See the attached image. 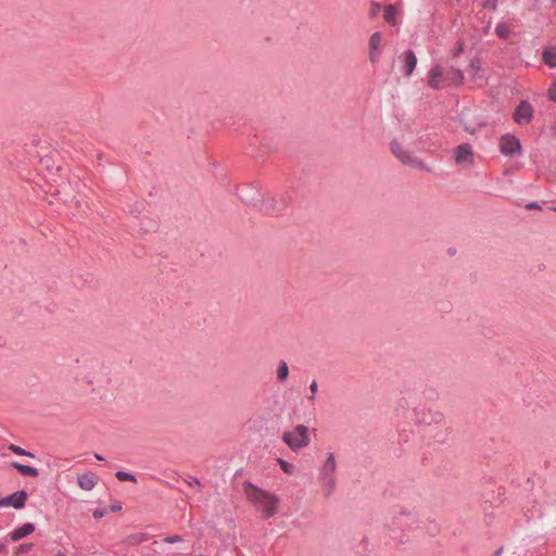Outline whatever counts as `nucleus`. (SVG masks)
Masks as SVG:
<instances>
[{
    "mask_svg": "<svg viewBox=\"0 0 556 556\" xmlns=\"http://www.w3.org/2000/svg\"><path fill=\"white\" fill-rule=\"evenodd\" d=\"M554 2H556V0H553Z\"/></svg>",
    "mask_w": 556,
    "mask_h": 556,
    "instance_id": "nucleus-47",
    "label": "nucleus"
},
{
    "mask_svg": "<svg viewBox=\"0 0 556 556\" xmlns=\"http://www.w3.org/2000/svg\"><path fill=\"white\" fill-rule=\"evenodd\" d=\"M94 457L98 459V460H104V457L100 454H96Z\"/></svg>",
    "mask_w": 556,
    "mask_h": 556,
    "instance_id": "nucleus-42",
    "label": "nucleus"
},
{
    "mask_svg": "<svg viewBox=\"0 0 556 556\" xmlns=\"http://www.w3.org/2000/svg\"><path fill=\"white\" fill-rule=\"evenodd\" d=\"M36 529L35 523L33 522H26L23 526L12 530L8 533L7 539H10L13 542H17L25 536L31 534Z\"/></svg>",
    "mask_w": 556,
    "mask_h": 556,
    "instance_id": "nucleus-13",
    "label": "nucleus"
},
{
    "mask_svg": "<svg viewBox=\"0 0 556 556\" xmlns=\"http://www.w3.org/2000/svg\"><path fill=\"white\" fill-rule=\"evenodd\" d=\"M260 194L257 187L253 185H242L237 189V195L241 201L254 207L257 205Z\"/></svg>",
    "mask_w": 556,
    "mask_h": 556,
    "instance_id": "nucleus-9",
    "label": "nucleus"
},
{
    "mask_svg": "<svg viewBox=\"0 0 556 556\" xmlns=\"http://www.w3.org/2000/svg\"><path fill=\"white\" fill-rule=\"evenodd\" d=\"M283 442L293 451L307 446L311 442L308 429L304 425H298L291 431H286Z\"/></svg>",
    "mask_w": 556,
    "mask_h": 556,
    "instance_id": "nucleus-4",
    "label": "nucleus"
},
{
    "mask_svg": "<svg viewBox=\"0 0 556 556\" xmlns=\"http://www.w3.org/2000/svg\"><path fill=\"white\" fill-rule=\"evenodd\" d=\"M533 106L528 100H522L516 108L513 118L518 125H528L533 118Z\"/></svg>",
    "mask_w": 556,
    "mask_h": 556,
    "instance_id": "nucleus-7",
    "label": "nucleus"
},
{
    "mask_svg": "<svg viewBox=\"0 0 556 556\" xmlns=\"http://www.w3.org/2000/svg\"><path fill=\"white\" fill-rule=\"evenodd\" d=\"M92 515L96 519H100L105 515V511L103 509H94Z\"/></svg>",
    "mask_w": 556,
    "mask_h": 556,
    "instance_id": "nucleus-38",
    "label": "nucleus"
},
{
    "mask_svg": "<svg viewBox=\"0 0 556 556\" xmlns=\"http://www.w3.org/2000/svg\"><path fill=\"white\" fill-rule=\"evenodd\" d=\"M54 556H66V555L62 552H58Z\"/></svg>",
    "mask_w": 556,
    "mask_h": 556,
    "instance_id": "nucleus-44",
    "label": "nucleus"
},
{
    "mask_svg": "<svg viewBox=\"0 0 556 556\" xmlns=\"http://www.w3.org/2000/svg\"><path fill=\"white\" fill-rule=\"evenodd\" d=\"M416 420L422 425H440L444 421V415L433 408H419L415 410Z\"/></svg>",
    "mask_w": 556,
    "mask_h": 556,
    "instance_id": "nucleus-6",
    "label": "nucleus"
},
{
    "mask_svg": "<svg viewBox=\"0 0 556 556\" xmlns=\"http://www.w3.org/2000/svg\"><path fill=\"white\" fill-rule=\"evenodd\" d=\"M469 67L473 71H479L480 70V62L479 60H472L469 64Z\"/></svg>",
    "mask_w": 556,
    "mask_h": 556,
    "instance_id": "nucleus-36",
    "label": "nucleus"
},
{
    "mask_svg": "<svg viewBox=\"0 0 556 556\" xmlns=\"http://www.w3.org/2000/svg\"><path fill=\"white\" fill-rule=\"evenodd\" d=\"M336 471L337 462L334 454L332 452H328L327 457L318 471V481L325 497H330L336 491Z\"/></svg>",
    "mask_w": 556,
    "mask_h": 556,
    "instance_id": "nucleus-2",
    "label": "nucleus"
},
{
    "mask_svg": "<svg viewBox=\"0 0 556 556\" xmlns=\"http://www.w3.org/2000/svg\"><path fill=\"white\" fill-rule=\"evenodd\" d=\"M391 152L397 157L404 165H408L414 168H418L426 173H431L432 167L427 165L420 159L414 156L410 152L404 149V147L397 141L393 140L390 143Z\"/></svg>",
    "mask_w": 556,
    "mask_h": 556,
    "instance_id": "nucleus-3",
    "label": "nucleus"
},
{
    "mask_svg": "<svg viewBox=\"0 0 556 556\" xmlns=\"http://www.w3.org/2000/svg\"><path fill=\"white\" fill-rule=\"evenodd\" d=\"M542 56L547 66L556 67V48L544 49Z\"/></svg>",
    "mask_w": 556,
    "mask_h": 556,
    "instance_id": "nucleus-22",
    "label": "nucleus"
},
{
    "mask_svg": "<svg viewBox=\"0 0 556 556\" xmlns=\"http://www.w3.org/2000/svg\"><path fill=\"white\" fill-rule=\"evenodd\" d=\"M13 468H15L23 476L38 477L39 470L36 467H31L28 465L21 464L18 462H13L11 464Z\"/></svg>",
    "mask_w": 556,
    "mask_h": 556,
    "instance_id": "nucleus-19",
    "label": "nucleus"
},
{
    "mask_svg": "<svg viewBox=\"0 0 556 556\" xmlns=\"http://www.w3.org/2000/svg\"><path fill=\"white\" fill-rule=\"evenodd\" d=\"M185 482L190 486H200L201 482L198 478L190 477L189 479H185Z\"/></svg>",
    "mask_w": 556,
    "mask_h": 556,
    "instance_id": "nucleus-32",
    "label": "nucleus"
},
{
    "mask_svg": "<svg viewBox=\"0 0 556 556\" xmlns=\"http://www.w3.org/2000/svg\"><path fill=\"white\" fill-rule=\"evenodd\" d=\"M289 377V366L286 361H280L277 368V379L285 382Z\"/></svg>",
    "mask_w": 556,
    "mask_h": 556,
    "instance_id": "nucleus-23",
    "label": "nucleus"
},
{
    "mask_svg": "<svg viewBox=\"0 0 556 556\" xmlns=\"http://www.w3.org/2000/svg\"><path fill=\"white\" fill-rule=\"evenodd\" d=\"M443 76V68L441 65H434L430 68L428 73V85L430 88L438 90L443 88L444 86V78L441 80L440 78Z\"/></svg>",
    "mask_w": 556,
    "mask_h": 556,
    "instance_id": "nucleus-12",
    "label": "nucleus"
},
{
    "mask_svg": "<svg viewBox=\"0 0 556 556\" xmlns=\"http://www.w3.org/2000/svg\"><path fill=\"white\" fill-rule=\"evenodd\" d=\"M27 500V492L25 490H18L12 494L0 497V507L12 506L15 509H21L25 506Z\"/></svg>",
    "mask_w": 556,
    "mask_h": 556,
    "instance_id": "nucleus-10",
    "label": "nucleus"
},
{
    "mask_svg": "<svg viewBox=\"0 0 556 556\" xmlns=\"http://www.w3.org/2000/svg\"><path fill=\"white\" fill-rule=\"evenodd\" d=\"M78 485L86 491H90L96 485V475L91 472H86L77 478Z\"/></svg>",
    "mask_w": 556,
    "mask_h": 556,
    "instance_id": "nucleus-17",
    "label": "nucleus"
},
{
    "mask_svg": "<svg viewBox=\"0 0 556 556\" xmlns=\"http://www.w3.org/2000/svg\"><path fill=\"white\" fill-rule=\"evenodd\" d=\"M96 381V377H92L88 380V383L92 384Z\"/></svg>",
    "mask_w": 556,
    "mask_h": 556,
    "instance_id": "nucleus-43",
    "label": "nucleus"
},
{
    "mask_svg": "<svg viewBox=\"0 0 556 556\" xmlns=\"http://www.w3.org/2000/svg\"><path fill=\"white\" fill-rule=\"evenodd\" d=\"M495 34L497 35V37H500L501 39H507L509 37V34H510V29L508 27L507 24L505 23H498L496 24L495 26Z\"/></svg>",
    "mask_w": 556,
    "mask_h": 556,
    "instance_id": "nucleus-25",
    "label": "nucleus"
},
{
    "mask_svg": "<svg viewBox=\"0 0 556 556\" xmlns=\"http://www.w3.org/2000/svg\"><path fill=\"white\" fill-rule=\"evenodd\" d=\"M526 207L528 210H536V208H541L540 204L538 202H529Z\"/></svg>",
    "mask_w": 556,
    "mask_h": 556,
    "instance_id": "nucleus-39",
    "label": "nucleus"
},
{
    "mask_svg": "<svg viewBox=\"0 0 556 556\" xmlns=\"http://www.w3.org/2000/svg\"><path fill=\"white\" fill-rule=\"evenodd\" d=\"M309 390H311V395L308 396V400L311 402H314L315 401V397H316V393L318 391V383L316 380H313L309 384Z\"/></svg>",
    "mask_w": 556,
    "mask_h": 556,
    "instance_id": "nucleus-29",
    "label": "nucleus"
},
{
    "mask_svg": "<svg viewBox=\"0 0 556 556\" xmlns=\"http://www.w3.org/2000/svg\"><path fill=\"white\" fill-rule=\"evenodd\" d=\"M8 555H9V551H8L5 542L0 541V556H8Z\"/></svg>",
    "mask_w": 556,
    "mask_h": 556,
    "instance_id": "nucleus-35",
    "label": "nucleus"
},
{
    "mask_svg": "<svg viewBox=\"0 0 556 556\" xmlns=\"http://www.w3.org/2000/svg\"><path fill=\"white\" fill-rule=\"evenodd\" d=\"M403 62H404V73L407 77H409L413 74V72L417 65V56L412 49H408L404 52Z\"/></svg>",
    "mask_w": 556,
    "mask_h": 556,
    "instance_id": "nucleus-15",
    "label": "nucleus"
},
{
    "mask_svg": "<svg viewBox=\"0 0 556 556\" xmlns=\"http://www.w3.org/2000/svg\"><path fill=\"white\" fill-rule=\"evenodd\" d=\"M9 450H10L11 452H13L14 454H16V455H23V456L35 457V455H34L31 452L26 451V450H24L23 447H21V446H18V445H15V444H11V445L9 446Z\"/></svg>",
    "mask_w": 556,
    "mask_h": 556,
    "instance_id": "nucleus-27",
    "label": "nucleus"
},
{
    "mask_svg": "<svg viewBox=\"0 0 556 556\" xmlns=\"http://www.w3.org/2000/svg\"><path fill=\"white\" fill-rule=\"evenodd\" d=\"M501 552H502V548L497 549V551L495 552V556L501 555Z\"/></svg>",
    "mask_w": 556,
    "mask_h": 556,
    "instance_id": "nucleus-45",
    "label": "nucleus"
},
{
    "mask_svg": "<svg viewBox=\"0 0 556 556\" xmlns=\"http://www.w3.org/2000/svg\"><path fill=\"white\" fill-rule=\"evenodd\" d=\"M500 150L502 154L511 156L516 153H520L521 142L514 135H504L500 140Z\"/></svg>",
    "mask_w": 556,
    "mask_h": 556,
    "instance_id": "nucleus-8",
    "label": "nucleus"
},
{
    "mask_svg": "<svg viewBox=\"0 0 556 556\" xmlns=\"http://www.w3.org/2000/svg\"><path fill=\"white\" fill-rule=\"evenodd\" d=\"M397 8L394 4H388L384 8L383 18L390 25L396 24Z\"/></svg>",
    "mask_w": 556,
    "mask_h": 556,
    "instance_id": "nucleus-21",
    "label": "nucleus"
},
{
    "mask_svg": "<svg viewBox=\"0 0 556 556\" xmlns=\"http://www.w3.org/2000/svg\"><path fill=\"white\" fill-rule=\"evenodd\" d=\"M147 540H148V535L146 533L138 532V533H134V534L128 535L125 539V542L128 545H137V544L146 542Z\"/></svg>",
    "mask_w": 556,
    "mask_h": 556,
    "instance_id": "nucleus-24",
    "label": "nucleus"
},
{
    "mask_svg": "<svg viewBox=\"0 0 556 556\" xmlns=\"http://www.w3.org/2000/svg\"><path fill=\"white\" fill-rule=\"evenodd\" d=\"M468 161L470 164L473 163L472 148L469 143L459 144L455 151V162L462 164Z\"/></svg>",
    "mask_w": 556,
    "mask_h": 556,
    "instance_id": "nucleus-14",
    "label": "nucleus"
},
{
    "mask_svg": "<svg viewBox=\"0 0 556 556\" xmlns=\"http://www.w3.org/2000/svg\"><path fill=\"white\" fill-rule=\"evenodd\" d=\"M163 541H164V543H167V544H174L177 542H182L184 538L179 534H174V535L165 536Z\"/></svg>",
    "mask_w": 556,
    "mask_h": 556,
    "instance_id": "nucleus-30",
    "label": "nucleus"
},
{
    "mask_svg": "<svg viewBox=\"0 0 556 556\" xmlns=\"http://www.w3.org/2000/svg\"><path fill=\"white\" fill-rule=\"evenodd\" d=\"M463 50H464L463 43H459L454 52V55H459L463 52Z\"/></svg>",
    "mask_w": 556,
    "mask_h": 556,
    "instance_id": "nucleus-41",
    "label": "nucleus"
},
{
    "mask_svg": "<svg viewBox=\"0 0 556 556\" xmlns=\"http://www.w3.org/2000/svg\"><path fill=\"white\" fill-rule=\"evenodd\" d=\"M289 205V199L286 197H281L280 199L276 198H262L258 197L257 207L261 212L268 215H279L283 214Z\"/></svg>",
    "mask_w": 556,
    "mask_h": 556,
    "instance_id": "nucleus-5",
    "label": "nucleus"
},
{
    "mask_svg": "<svg viewBox=\"0 0 556 556\" xmlns=\"http://www.w3.org/2000/svg\"><path fill=\"white\" fill-rule=\"evenodd\" d=\"M115 477L119 481L137 482L136 476L130 473V472L118 470V471L115 472Z\"/></svg>",
    "mask_w": 556,
    "mask_h": 556,
    "instance_id": "nucleus-26",
    "label": "nucleus"
},
{
    "mask_svg": "<svg viewBox=\"0 0 556 556\" xmlns=\"http://www.w3.org/2000/svg\"><path fill=\"white\" fill-rule=\"evenodd\" d=\"M381 5L378 2L371 3V16H376L380 12Z\"/></svg>",
    "mask_w": 556,
    "mask_h": 556,
    "instance_id": "nucleus-34",
    "label": "nucleus"
},
{
    "mask_svg": "<svg viewBox=\"0 0 556 556\" xmlns=\"http://www.w3.org/2000/svg\"><path fill=\"white\" fill-rule=\"evenodd\" d=\"M243 492L255 509L261 511L265 518H271L277 514L279 498L276 495L258 488L250 481L243 483Z\"/></svg>",
    "mask_w": 556,
    "mask_h": 556,
    "instance_id": "nucleus-1",
    "label": "nucleus"
},
{
    "mask_svg": "<svg viewBox=\"0 0 556 556\" xmlns=\"http://www.w3.org/2000/svg\"><path fill=\"white\" fill-rule=\"evenodd\" d=\"M497 1L498 0H483L482 7L484 9H491V10L495 11L497 8Z\"/></svg>",
    "mask_w": 556,
    "mask_h": 556,
    "instance_id": "nucleus-31",
    "label": "nucleus"
},
{
    "mask_svg": "<svg viewBox=\"0 0 556 556\" xmlns=\"http://www.w3.org/2000/svg\"><path fill=\"white\" fill-rule=\"evenodd\" d=\"M548 99L556 102V84L548 89Z\"/></svg>",
    "mask_w": 556,
    "mask_h": 556,
    "instance_id": "nucleus-33",
    "label": "nucleus"
},
{
    "mask_svg": "<svg viewBox=\"0 0 556 556\" xmlns=\"http://www.w3.org/2000/svg\"><path fill=\"white\" fill-rule=\"evenodd\" d=\"M381 41H382V34L380 31H375L369 37L368 59L371 64H377L379 62L380 53H381Z\"/></svg>",
    "mask_w": 556,
    "mask_h": 556,
    "instance_id": "nucleus-11",
    "label": "nucleus"
},
{
    "mask_svg": "<svg viewBox=\"0 0 556 556\" xmlns=\"http://www.w3.org/2000/svg\"><path fill=\"white\" fill-rule=\"evenodd\" d=\"M549 210L556 212V206H552Z\"/></svg>",
    "mask_w": 556,
    "mask_h": 556,
    "instance_id": "nucleus-46",
    "label": "nucleus"
},
{
    "mask_svg": "<svg viewBox=\"0 0 556 556\" xmlns=\"http://www.w3.org/2000/svg\"><path fill=\"white\" fill-rule=\"evenodd\" d=\"M34 547V544L31 543H24V544H21L17 548H16V554H28Z\"/></svg>",
    "mask_w": 556,
    "mask_h": 556,
    "instance_id": "nucleus-28",
    "label": "nucleus"
},
{
    "mask_svg": "<svg viewBox=\"0 0 556 556\" xmlns=\"http://www.w3.org/2000/svg\"><path fill=\"white\" fill-rule=\"evenodd\" d=\"M464 74L458 68H451V71H448L445 76H444V81L446 85H462L463 81H464Z\"/></svg>",
    "mask_w": 556,
    "mask_h": 556,
    "instance_id": "nucleus-16",
    "label": "nucleus"
},
{
    "mask_svg": "<svg viewBox=\"0 0 556 556\" xmlns=\"http://www.w3.org/2000/svg\"><path fill=\"white\" fill-rule=\"evenodd\" d=\"M39 163L41 168L48 170L51 174L60 170V165L55 164L53 159L49 155L41 156Z\"/></svg>",
    "mask_w": 556,
    "mask_h": 556,
    "instance_id": "nucleus-20",
    "label": "nucleus"
},
{
    "mask_svg": "<svg viewBox=\"0 0 556 556\" xmlns=\"http://www.w3.org/2000/svg\"><path fill=\"white\" fill-rule=\"evenodd\" d=\"M396 525L400 527H408L412 528L414 525L418 523L417 517L412 513H401L396 518Z\"/></svg>",
    "mask_w": 556,
    "mask_h": 556,
    "instance_id": "nucleus-18",
    "label": "nucleus"
},
{
    "mask_svg": "<svg viewBox=\"0 0 556 556\" xmlns=\"http://www.w3.org/2000/svg\"><path fill=\"white\" fill-rule=\"evenodd\" d=\"M122 509V504L121 503H116V504H113L111 506V510L112 511H119Z\"/></svg>",
    "mask_w": 556,
    "mask_h": 556,
    "instance_id": "nucleus-40",
    "label": "nucleus"
},
{
    "mask_svg": "<svg viewBox=\"0 0 556 556\" xmlns=\"http://www.w3.org/2000/svg\"><path fill=\"white\" fill-rule=\"evenodd\" d=\"M279 463H280V466H281L282 470L285 472L289 473L290 472V469H289L290 465H289V463L283 460V459H279Z\"/></svg>",
    "mask_w": 556,
    "mask_h": 556,
    "instance_id": "nucleus-37",
    "label": "nucleus"
}]
</instances>
